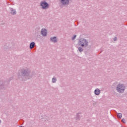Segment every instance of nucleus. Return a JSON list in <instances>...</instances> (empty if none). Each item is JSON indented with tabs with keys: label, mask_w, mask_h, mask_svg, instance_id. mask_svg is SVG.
I'll use <instances>...</instances> for the list:
<instances>
[{
	"label": "nucleus",
	"mask_w": 127,
	"mask_h": 127,
	"mask_svg": "<svg viewBox=\"0 0 127 127\" xmlns=\"http://www.w3.org/2000/svg\"><path fill=\"white\" fill-rule=\"evenodd\" d=\"M114 40L115 41H117L118 40V38H117V37H115L114 38Z\"/></svg>",
	"instance_id": "obj_16"
},
{
	"label": "nucleus",
	"mask_w": 127,
	"mask_h": 127,
	"mask_svg": "<svg viewBox=\"0 0 127 127\" xmlns=\"http://www.w3.org/2000/svg\"><path fill=\"white\" fill-rule=\"evenodd\" d=\"M76 35H74L73 37H72L71 40H75V38H76Z\"/></svg>",
	"instance_id": "obj_14"
},
{
	"label": "nucleus",
	"mask_w": 127,
	"mask_h": 127,
	"mask_svg": "<svg viewBox=\"0 0 127 127\" xmlns=\"http://www.w3.org/2000/svg\"><path fill=\"white\" fill-rule=\"evenodd\" d=\"M47 122H48V119L47 120Z\"/></svg>",
	"instance_id": "obj_20"
},
{
	"label": "nucleus",
	"mask_w": 127,
	"mask_h": 127,
	"mask_svg": "<svg viewBox=\"0 0 127 127\" xmlns=\"http://www.w3.org/2000/svg\"><path fill=\"white\" fill-rule=\"evenodd\" d=\"M12 79H13L12 77H10L9 80V81H11V80H12Z\"/></svg>",
	"instance_id": "obj_18"
},
{
	"label": "nucleus",
	"mask_w": 127,
	"mask_h": 127,
	"mask_svg": "<svg viewBox=\"0 0 127 127\" xmlns=\"http://www.w3.org/2000/svg\"><path fill=\"white\" fill-rule=\"evenodd\" d=\"M4 86V83L3 82V80H0V89H3Z\"/></svg>",
	"instance_id": "obj_11"
},
{
	"label": "nucleus",
	"mask_w": 127,
	"mask_h": 127,
	"mask_svg": "<svg viewBox=\"0 0 127 127\" xmlns=\"http://www.w3.org/2000/svg\"><path fill=\"white\" fill-rule=\"evenodd\" d=\"M60 4L63 6H66L69 5L70 3V0H59Z\"/></svg>",
	"instance_id": "obj_5"
},
{
	"label": "nucleus",
	"mask_w": 127,
	"mask_h": 127,
	"mask_svg": "<svg viewBox=\"0 0 127 127\" xmlns=\"http://www.w3.org/2000/svg\"><path fill=\"white\" fill-rule=\"evenodd\" d=\"M117 85V83H114L113 84V86H115Z\"/></svg>",
	"instance_id": "obj_17"
},
{
	"label": "nucleus",
	"mask_w": 127,
	"mask_h": 127,
	"mask_svg": "<svg viewBox=\"0 0 127 127\" xmlns=\"http://www.w3.org/2000/svg\"><path fill=\"white\" fill-rule=\"evenodd\" d=\"M9 9L10 10V14L12 15H15V14H16V10H15V9L9 8Z\"/></svg>",
	"instance_id": "obj_8"
},
{
	"label": "nucleus",
	"mask_w": 127,
	"mask_h": 127,
	"mask_svg": "<svg viewBox=\"0 0 127 127\" xmlns=\"http://www.w3.org/2000/svg\"><path fill=\"white\" fill-rule=\"evenodd\" d=\"M0 123H1V120H0Z\"/></svg>",
	"instance_id": "obj_19"
},
{
	"label": "nucleus",
	"mask_w": 127,
	"mask_h": 127,
	"mask_svg": "<svg viewBox=\"0 0 127 127\" xmlns=\"http://www.w3.org/2000/svg\"><path fill=\"white\" fill-rule=\"evenodd\" d=\"M126 84L123 83H119L116 87V91L119 94H124L126 91Z\"/></svg>",
	"instance_id": "obj_3"
},
{
	"label": "nucleus",
	"mask_w": 127,
	"mask_h": 127,
	"mask_svg": "<svg viewBox=\"0 0 127 127\" xmlns=\"http://www.w3.org/2000/svg\"><path fill=\"white\" fill-rule=\"evenodd\" d=\"M118 118H119V119H121L123 118V115L122 113H117Z\"/></svg>",
	"instance_id": "obj_13"
},
{
	"label": "nucleus",
	"mask_w": 127,
	"mask_h": 127,
	"mask_svg": "<svg viewBox=\"0 0 127 127\" xmlns=\"http://www.w3.org/2000/svg\"><path fill=\"white\" fill-rule=\"evenodd\" d=\"M41 34L42 36H47V30L45 28H42L41 30Z\"/></svg>",
	"instance_id": "obj_6"
},
{
	"label": "nucleus",
	"mask_w": 127,
	"mask_h": 127,
	"mask_svg": "<svg viewBox=\"0 0 127 127\" xmlns=\"http://www.w3.org/2000/svg\"><path fill=\"white\" fill-rule=\"evenodd\" d=\"M50 40L51 42L53 43H56L58 42V40L57 39V37H52L50 38Z\"/></svg>",
	"instance_id": "obj_7"
},
{
	"label": "nucleus",
	"mask_w": 127,
	"mask_h": 127,
	"mask_svg": "<svg viewBox=\"0 0 127 127\" xmlns=\"http://www.w3.org/2000/svg\"><path fill=\"white\" fill-rule=\"evenodd\" d=\"M35 46V43L34 42H32L30 44L29 48L30 49H33V48H34Z\"/></svg>",
	"instance_id": "obj_10"
},
{
	"label": "nucleus",
	"mask_w": 127,
	"mask_h": 127,
	"mask_svg": "<svg viewBox=\"0 0 127 127\" xmlns=\"http://www.w3.org/2000/svg\"><path fill=\"white\" fill-rule=\"evenodd\" d=\"M18 79L20 81H27L31 78L30 76V69L27 66L20 68L17 73Z\"/></svg>",
	"instance_id": "obj_1"
},
{
	"label": "nucleus",
	"mask_w": 127,
	"mask_h": 127,
	"mask_svg": "<svg viewBox=\"0 0 127 127\" xmlns=\"http://www.w3.org/2000/svg\"><path fill=\"white\" fill-rule=\"evenodd\" d=\"M56 82H57V77L54 76L52 78V83H53V84H55V83H56Z\"/></svg>",
	"instance_id": "obj_12"
},
{
	"label": "nucleus",
	"mask_w": 127,
	"mask_h": 127,
	"mask_svg": "<svg viewBox=\"0 0 127 127\" xmlns=\"http://www.w3.org/2000/svg\"><path fill=\"white\" fill-rule=\"evenodd\" d=\"M40 6H41L42 9H47L49 8V4L46 1L43 0L40 2Z\"/></svg>",
	"instance_id": "obj_4"
},
{
	"label": "nucleus",
	"mask_w": 127,
	"mask_h": 127,
	"mask_svg": "<svg viewBox=\"0 0 127 127\" xmlns=\"http://www.w3.org/2000/svg\"><path fill=\"white\" fill-rule=\"evenodd\" d=\"M122 122L124 123V124H126V120L125 119H122Z\"/></svg>",
	"instance_id": "obj_15"
},
{
	"label": "nucleus",
	"mask_w": 127,
	"mask_h": 127,
	"mask_svg": "<svg viewBox=\"0 0 127 127\" xmlns=\"http://www.w3.org/2000/svg\"><path fill=\"white\" fill-rule=\"evenodd\" d=\"M78 45L80 46L78 47V51L83 52V48H87L89 46V42L86 39H80L78 42Z\"/></svg>",
	"instance_id": "obj_2"
},
{
	"label": "nucleus",
	"mask_w": 127,
	"mask_h": 127,
	"mask_svg": "<svg viewBox=\"0 0 127 127\" xmlns=\"http://www.w3.org/2000/svg\"><path fill=\"white\" fill-rule=\"evenodd\" d=\"M94 94H95V95H96L97 96H99V95H100V94H101V90L100 89H99V88H96L94 90Z\"/></svg>",
	"instance_id": "obj_9"
}]
</instances>
